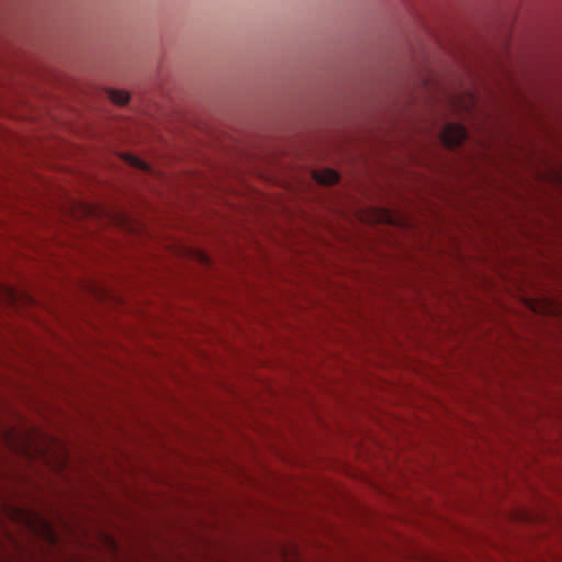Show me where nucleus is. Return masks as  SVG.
<instances>
[{
    "label": "nucleus",
    "instance_id": "f257e3e1",
    "mask_svg": "<svg viewBox=\"0 0 562 562\" xmlns=\"http://www.w3.org/2000/svg\"><path fill=\"white\" fill-rule=\"evenodd\" d=\"M442 143L447 147L460 146L468 137V132L464 126L457 123H447L440 134Z\"/></svg>",
    "mask_w": 562,
    "mask_h": 562
},
{
    "label": "nucleus",
    "instance_id": "f03ea898",
    "mask_svg": "<svg viewBox=\"0 0 562 562\" xmlns=\"http://www.w3.org/2000/svg\"><path fill=\"white\" fill-rule=\"evenodd\" d=\"M314 179L325 186H331L338 182L339 175L333 169H323L314 172Z\"/></svg>",
    "mask_w": 562,
    "mask_h": 562
},
{
    "label": "nucleus",
    "instance_id": "7ed1b4c3",
    "mask_svg": "<svg viewBox=\"0 0 562 562\" xmlns=\"http://www.w3.org/2000/svg\"><path fill=\"white\" fill-rule=\"evenodd\" d=\"M109 98L113 103L124 105L130 100V94L126 91L109 90Z\"/></svg>",
    "mask_w": 562,
    "mask_h": 562
},
{
    "label": "nucleus",
    "instance_id": "20e7f679",
    "mask_svg": "<svg viewBox=\"0 0 562 562\" xmlns=\"http://www.w3.org/2000/svg\"><path fill=\"white\" fill-rule=\"evenodd\" d=\"M124 159L126 162H128L131 166L136 167L142 170H148V166L146 162L142 161L139 158L132 156L130 154H126L124 156Z\"/></svg>",
    "mask_w": 562,
    "mask_h": 562
}]
</instances>
